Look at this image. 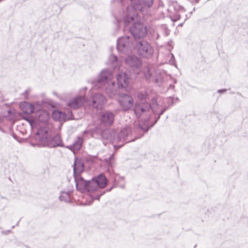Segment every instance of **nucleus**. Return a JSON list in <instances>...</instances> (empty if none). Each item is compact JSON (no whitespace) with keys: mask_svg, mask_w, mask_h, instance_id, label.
Listing matches in <instances>:
<instances>
[{"mask_svg":"<svg viewBox=\"0 0 248 248\" xmlns=\"http://www.w3.org/2000/svg\"><path fill=\"white\" fill-rule=\"evenodd\" d=\"M133 12H134V15L133 16H130V17L129 16H126V17L124 19L125 22L130 23L131 21H133L134 20L135 16H136V14L135 10L134 9H133Z\"/></svg>","mask_w":248,"mask_h":248,"instance_id":"nucleus-16","label":"nucleus"},{"mask_svg":"<svg viewBox=\"0 0 248 248\" xmlns=\"http://www.w3.org/2000/svg\"><path fill=\"white\" fill-rule=\"evenodd\" d=\"M74 171L75 172L76 171V168H74Z\"/></svg>","mask_w":248,"mask_h":248,"instance_id":"nucleus-20","label":"nucleus"},{"mask_svg":"<svg viewBox=\"0 0 248 248\" xmlns=\"http://www.w3.org/2000/svg\"><path fill=\"white\" fill-rule=\"evenodd\" d=\"M112 78V73L108 70H104L100 74L98 81L100 83L106 84L110 81Z\"/></svg>","mask_w":248,"mask_h":248,"instance_id":"nucleus-7","label":"nucleus"},{"mask_svg":"<svg viewBox=\"0 0 248 248\" xmlns=\"http://www.w3.org/2000/svg\"><path fill=\"white\" fill-rule=\"evenodd\" d=\"M130 30L135 38H143L147 33L146 27L140 22L134 23Z\"/></svg>","mask_w":248,"mask_h":248,"instance_id":"nucleus-2","label":"nucleus"},{"mask_svg":"<svg viewBox=\"0 0 248 248\" xmlns=\"http://www.w3.org/2000/svg\"><path fill=\"white\" fill-rule=\"evenodd\" d=\"M37 113L39 120L41 122H46L49 119V114L45 110H40Z\"/></svg>","mask_w":248,"mask_h":248,"instance_id":"nucleus-14","label":"nucleus"},{"mask_svg":"<svg viewBox=\"0 0 248 248\" xmlns=\"http://www.w3.org/2000/svg\"><path fill=\"white\" fill-rule=\"evenodd\" d=\"M148 97V94L146 92L139 93L138 94V98L140 100H144Z\"/></svg>","mask_w":248,"mask_h":248,"instance_id":"nucleus-15","label":"nucleus"},{"mask_svg":"<svg viewBox=\"0 0 248 248\" xmlns=\"http://www.w3.org/2000/svg\"><path fill=\"white\" fill-rule=\"evenodd\" d=\"M19 107L21 110L25 114H31L34 112L33 106L28 102H23L19 104Z\"/></svg>","mask_w":248,"mask_h":248,"instance_id":"nucleus-9","label":"nucleus"},{"mask_svg":"<svg viewBox=\"0 0 248 248\" xmlns=\"http://www.w3.org/2000/svg\"><path fill=\"white\" fill-rule=\"evenodd\" d=\"M153 0H144V4L148 7H151L153 4Z\"/></svg>","mask_w":248,"mask_h":248,"instance_id":"nucleus-17","label":"nucleus"},{"mask_svg":"<svg viewBox=\"0 0 248 248\" xmlns=\"http://www.w3.org/2000/svg\"><path fill=\"white\" fill-rule=\"evenodd\" d=\"M59 144H60V143H58L57 144V145H59Z\"/></svg>","mask_w":248,"mask_h":248,"instance_id":"nucleus-21","label":"nucleus"},{"mask_svg":"<svg viewBox=\"0 0 248 248\" xmlns=\"http://www.w3.org/2000/svg\"><path fill=\"white\" fill-rule=\"evenodd\" d=\"M107 183L106 176L103 174H100L88 181L86 191L92 195L96 192L99 189L105 188L107 186Z\"/></svg>","mask_w":248,"mask_h":248,"instance_id":"nucleus-1","label":"nucleus"},{"mask_svg":"<svg viewBox=\"0 0 248 248\" xmlns=\"http://www.w3.org/2000/svg\"><path fill=\"white\" fill-rule=\"evenodd\" d=\"M114 115L109 111L103 112L101 114L100 121L105 126H110L113 123Z\"/></svg>","mask_w":248,"mask_h":248,"instance_id":"nucleus-5","label":"nucleus"},{"mask_svg":"<svg viewBox=\"0 0 248 248\" xmlns=\"http://www.w3.org/2000/svg\"><path fill=\"white\" fill-rule=\"evenodd\" d=\"M84 98L78 97L70 100L67 104V106L74 109L80 107L83 104Z\"/></svg>","mask_w":248,"mask_h":248,"instance_id":"nucleus-10","label":"nucleus"},{"mask_svg":"<svg viewBox=\"0 0 248 248\" xmlns=\"http://www.w3.org/2000/svg\"><path fill=\"white\" fill-rule=\"evenodd\" d=\"M126 62L132 68L136 73H139L142 63L139 58L135 56L129 57L126 59Z\"/></svg>","mask_w":248,"mask_h":248,"instance_id":"nucleus-4","label":"nucleus"},{"mask_svg":"<svg viewBox=\"0 0 248 248\" xmlns=\"http://www.w3.org/2000/svg\"><path fill=\"white\" fill-rule=\"evenodd\" d=\"M119 102L123 109L127 110L132 106L133 100L130 96L124 95L121 97Z\"/></svg>","mask_w":248,"mask_h":248,"instance_id":"nucleus-6","label":"nucleus"},{"mask_svg":"<svg viewBox=\"0 0 248 248\" xmlns=\"http://www.w3.org/2000/svg\"><path fill=\"white\" fill-rule=\"evenodd\" d=\"M1 117L0 116V123L1 122Z\"/></svg>","mask_w":248,"mask_h":248,"instance_id":"nucleus-19","label":"nucleus"},{"mask_svg":"<svg viewBox=\"0 0 248 248\" xmlns=\"http://www.w3.org/2000/svg\"><path fill=\"white\" fill-rule=\"evenodd\" d=\"M105 102V98L100 94H96L93 98V103L96 108H99Z\"/></svg>","mask_w":248,"mask_h":248,"instance_id":"nucleus-11","label":"nucleus"},{"mask_svg":"<svg viewBox=\"0 0 248 248\" xmlns=\"http://www.w3.org/2000/svg\"><path fill=\"white\" fill-rule=\"evenodd\" d=\"M54 139L58 140H60V137H59V136H56L54 138Z\"/></svg>","mask_w":248,"mask_h":248,"instance_id":"nucleus-18","label":"nucleus"},{"mask_svg":"<svg viewBox=\"0 0 248 248\" xmlns=\"http://www.w3.org/2000/svg\"><path fill=\"white\" fill-rule=\"evenodd\" d=\"M118 84L122 88H126L129 83V78L125 73H121L117 77Z\"/></svg>","mask_w":248,"mask_h":248,"instance_id":"nucleus-8","label":"nucleus"},{"mask_svg":"<svg viewBox=\"0 0 248 248\" xmlns=\"http://www.w3.org/2000/svg\"><path fill=\"white\" fill-rule=\"evenodd\" d=\"M52 117L55 121L61 122L65 120L66 115L62 111L55 110L52 112Z\"/></svg>","mask_w":248,"mask_h":248,"instance_id":"nucleus-13","label":"nucleus"},{"mask_svg":"<svg viewBox=\"0 0 248 248\" xmlns=\"http://www.w3.org/2000/svg\"><path fill=\"white\" fill-rule=\"evenodd\" d=\"M139 53L140 55L144 57H149L153 53V50L151 46L146 42L143 41L138 45Z\"/></svg>","mask_w":248,"mask_h":248,"instance_id":"nucleus-3","label":"nucleus"},{"mask_svg":"<svg viewBox=\"0 0 248 248\" xmlns=\"http://www.w3.org/2000/svg\"><path fill=\"white\" fill-rule=\"evenodd\" d=\"M77 188L81 192L87 190L88 181H85L82 178L76 179Z\"/></svg>","mask_w":248,"mask_h":248,"instance_id":"nucleus-12","label":"nucleus"}]
</instances>
